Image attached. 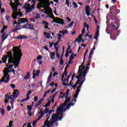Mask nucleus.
<instances>
[{
  "label": "nucleus",
  "mask_w": 127,
  "mask_h": 127,
  "mask_svg": "<svg viewBox=\"0 0 127 127\" xmlns=\"http://www.w3.org/2000/svg\"><path fill=\"white\" fill-rule=\"evenodd\" d=\"M69 96V90L66 91V92L64 94L63 92H61L60 94V98L63 99V98H65L66 99L64 103L59 106L57 109L56 113L55 114H53L52 116V119H50V122L52 124H55V127H58V124L56 123V122H58V121H61L62 119V116H63V113L65 111H66V109H65V106L70 102V98H68Z\"/></svg>",
  "instance_id": "f257e3e1"
},
{
  "label": "nucleus",
  "mask_w": 127,
  "mask_h": 127,
  "mask_svg": "<svg viewBox=\"0 0 127 127\" xmlns=\"http://www.w3.org/2000/svg\"><path fill=\"white\" fill-rule=\"evenodd\" d=\"M12 51L13 52V57L11 55V52L7 53L8 59V64H6L8 69H10L14 66L15 69L18 67L19 62H20V59L22 56V53H21V50L19 49V47H15L13 48ZM14 57V58H13ZM13 64V65H10L9 64Z\"/></svg>",
  "instance_id": "f03ea898"
},
{
  "label": "nucleus",
  "mask_w": 127,
  "mask_h": 127,
  "mask_svg": "<svg viewBox=\"0 0 127 127\" xmlns=\"http://www.w3.org/2000/svg\"><path fill=\"white\" fill-rule=\"evenodd\" d=\"M78 73H79L78 75L76 76V78L78 79V80L76 82L75 84L74 85V88H76L77 85H78V84H79L80 82V83L79 84V86L77 88V91L73 96L74 99H76L77 98H78V95H79V92H80V88L82 87V85H83V83H84V82H85V80H86L85 77H86V73H87V69H86V67H85V66H84V63H83L79 67ZM82 78H83V80L82 79ZM81 81H82L81 82Z\"/></svg>",
  "instance_id": "7ed1b4c3"
},
{
  "label": "nucleus",
  "mask_w": 127,
  "mask_h": 127,
  "mask_svg": "<svg viewBox=\"0 0 127 127\" xmlns=\"http://www.w3.org/2000/svg\"><path fill=\"white\" fill-rule=\"evenodd\" d=\"M15 1L14 2H12V1H10V5L13 9V13L12 14V17L14 18V19H16L17 18V16L19 15L20 17L22 16V13L20 12H17V6L18 5H21V4L19 3L18 1H19V0H13Z\"/></svg>",
  "instance_id": "20e7f679"
},
{
  "label": "nucleus",
  "mask_w": 127,
  "mask_h": 127,
  "mask_svg": "<svg viewBox=\"0 0 127 127\" xmlns=\"http://www.w3.org/2000/svg\"><path fill=\"white\" fill-rule=\"evenodd\" d=\"M8 72H10L8 68H5L3 70L4 76L0 80V82H3V83H7V82L9 81V75H8Z\"/></svg>",
  "instance_id": "39448f33"
},
{
  "label": "nucleus",
  "mask_w": 127,
  "mask_h": 127,
  "mask_svg": "<svg viewBox=\"0 0 127 127\" xmlns=\"http://www.w3.org/2000/svg\"><path fill=\"white\" fill-rule=\"evenodd\" d=\"M32 2H33L32 5L30 6V4L28 3H25L24 7L25 8L27 11V12H30L32 9H34V3L36 2L35 0H32Z\"/></svg>",
  "instance_id": "423d86ee"
},
{
  "label": "nucleus",
  "mask_w": 127,
  "mask_h": 127,
  "mask_svg": "<svg viewBox=\"0 0 127 127\" xmlns=\"http://www.w3.org/2000/svg\"><path fill=\"white\" fill-rule=\"evenodd\" d=\"M49 112V109L46 108L44 111H42V109H41L40 112L38 113L39 118L36 120L37 122H38L39 120H41L43 118V115L44 114H48Z\"/></svg>",
  "instance_id": "0eeeda50"
},
{
  "label": "nucleus",
  "mask_w": 127,
  "mask_h": 127,
  "mask_svg": "<svg viewBox=\"0 0 127 127\" xmlns=\"http://www.w3.org/2000/svg\"><path fill=\"white\" fill-rule=\"evenodd\" d=\"M50 118V116H49L45 122V125L43 127H52L54 126V124L52 123L50 121H48V120Z\"/></svg>",
  "instance_id": "6e6552de"
},
{
  "label": "nucleus",
  "mask_w": 127,
  "mask_h": 127,
  "mask_svg": "<svg viewBox=\"0 0 127 127\" xmlns=\"http://www.w3.org/2000/svg\"><path fill=\"white\" fill-rule=\"evenodd\" d=\"M53 21H54V22H55L56 23H59V24H63L64 23V20L58 17L54 18Z\"/></svg>",
  "instance_id": "1a4fd4ad"
},
{
  "label": "nucleus",
  "mask_w": 127,
  "mask_h": 127,
  "mask_svg": "<svg viewBox=\"0 0 127 127\" xmlns=\"http://www.w3.org/2000/svg\"><path fill=\"white\" fill-rule=\"evenodd\" d=\"M41 60H42V56L39 55L37 57V59L34 60V62H35V61H36L39 63V65H41L42 64V62H41Z\"/></svg>",
  "instance_id": "9d476101"
},
{
  "label": "nucleus",
  "mask_w": 127,
  "mask_h": 127,
  "mask_svg": "<svg viewBox=\"0 0 127 127\" xmlns=\"http://www.w3.org/2000/svg\"><path fill=\"white\" fill-rule=\"evenodd\" d=\"M68 67L66 66L65 67L64 71L63 74L62 81H66V76H67V69Z\"/></svg>",
  "instance_id": "9b49d317"
},
{
  "label": "nucleus",
  "mask_w": 127,
  "mask_h": 127,
  "mask_svg": "<svg viewBox=\"0 0 127 127\" xmlns=\"http://www.w3.org/2000/svg\"><path fill=\"white\" fill-rule=\"evenodd\" d=\"M40 73V70H36L34 69L33 70V78L34 79L36 76H39V73Z\"/></svg>",
  "instance_id": "f8f14e48"
},
{
  "label": "nucleus",
  "mask_w": 127,
  "mask_h": 127,
  "mask_svg": "<svg viewBox=\"0 0 127 127\" xmlns=\"http://www.w3.org/2000/svg\"><path fill=\"white\" fill-rule=\"evenodd\" d=\"M31 94V91L29 90L28 92V93L27 94V98H25L21 101V103H23V102H26L27 100H29L30 99V97H29V95Z\"/></svg>",
  "instance_id": "ddd939ff"
},
{
  "label": "nucleus",
  "mask_w": 127,
  "mask_h": 127,
  "mask_svg": "<svg viewBox=\"0 0 127 127\" xmlns=\"http://www.w3.org/2000/svg\"><path fill=\"white\" fill-rule=\"evenodd\" d=\"M90 10H91V9L90 8V6L86 5L85 8V12L87 16H89V15H91V13L90 12Z\"/></svg>",
  "instance_id": "4468645a"
},
{
  "label": "nucleus",
  "mask_w": 127,
  "mask_h": 127,
  "mask_svg": "<svg viewBox=\"0 0 127 127\" xmlns=\"http://www.w3.org/2000/svg\"><path fill=\"white\" fill-rule=\"evenodd\" d=\"M76 103V99H72V101H71L66 106V109H69L71 106H74Z\"/></svg>",
  "instance_id": "2eb2a0df"
},
{
  "label": "nucleus",
  "mask_w": 127,
  "mask_h": 127,
  "mask_svg": "<svg viewBox=\"0 0 127 127\" xmlns=\"http://www.w3.org/2000/svg\"><path fill=\"white\" fill-rule=\"evenodd\" d=\"M43 24L44 25V27L45 28V29H46L45 30V31H47V30H49V29H50L49 28H48V26L49 25V23H48V22L44 21H43Z\"/></svg>",
  "instance_id": "dca6fc26"
},
{
  "label": "nucleus",
  "mask_w": 127,
  "mask_h": 127,
  "mask_svg": "<svg viewBox=\"0 0 127 127\" xmlns=\"http://www.w3.org/2000/svg\"><path fill=\"white\" fill-rule=\"evenodd\" d=\"M25 22H28L27 19L24 18H22L19 20L18 25L21 24V23H25Z\"/></svg>",
  "instance_id": "f3484780"
},
{
  "label": "nucleus",
  "mask_w": 127,
  "mask_h": 127,
  "mask_svg": "<svg viewBox=\"0 0 127 127\" xmlns=\"http://www.w3.org/2000/svg\"><path fill=\"white\" fill-rule=\"evenodd\" d=\"M44 101V98H41L37 103V104L35 105L36 108L38 107V106H40L43 102Z\"/></svg>",
  "instance_id": "a211bd4d"
},
{
  "label": "nucleus",
  "mask_w": 127,
  "mask_h": 127,
  "mask_svg": "<svg viewBox=\"0 0 127 127\" xmlns=\"http://www.w3.org/2000/svg\"><path fill=\"white\" fill-rule=\"evenodd\" d=\"M82 36H83V35L80 34L79 36H78V38L76 39V41L77 43H80L81 41H82Z\"/></svg>",
  "instance_id": "6ab92c4d"
},
{
  "label": "nucleus",
  "mask_w": 127,
  "mask_h": 127,
  "mask_svg": "<svg viewBox=\"0 0 127 127\" xmlns=\"http://www.w3.org/2000/svg\"><path fill=\"white\" fill-rule=\"evenodd\" d=\"M17 39H27V37L24 35H19L17 37Z\"/></svg>",
  "instance_id": "aec40b11"
},
{
  "label": "nucleus",
  "mask_w": 127,
  "mask_h": 127,
  "mask_svg": "<svg viewBox=\"0 0 127 127\" xmlns=\"http://www.w3.org/2000/svg\"><path fill=\"white\" fill-rule=\"evenodd\" d=\"M12 96L13 98H17L18 97V91L16 90L14 92Z\"/></svg>",
  "instance_id": "412c9836"
},
{
  "label": "nucleus",
  "mask_w": 127,
  "mask_h": 127,
  "mask_svg": "<svg viewBox=\"0 0 127 127\" xmlns=\"http://www.w3.org/2000/svg\"><path fill=\"white\" fill-rule=\"evenodd\" d=\"M44 36L46 38H48V39H49L50 38V36H51V35L49 33L44 32Z\"/></svg>",
  "instance_id": "4be33fe9"
},
{
  "label": "nucleus",
  "mask_w": 127,
  "mask_h": 127,
  "mask_svg": "<svg viewBox=\"0 0 127 127\" xmlns=\"http://www.w3.org/2000/svg\"><path fill=\"white\" fill-rule=\"evenodd\" d=\"M51 59L54 60L55 58V52H52L50 53Z\"/></svg>",
  "instance_id": "5701e85b"
},
{
  "label": "nucleus",
  "mask_w": 127,
  "mask_h": 127,
  "mask_svg": "<svg viewBox=\"0 0 127 127\" xmlns=\"http://www.w3.org/2000/svg\"><path fill=\"white\" fill-rule=\"evenodd\" d=\"M60 33H63V35L68 34V30L63 29L62 31H60Z\"/></svg>",
  "instance_id": "b1692460"
},
{
  "label": "nucleus",
  "mask_w": 127,
  "mask_h": 127,
  "mask_svg": "<svg viewBox=\"0 0 127 127\" xmlns=\"http://www.w3.org/2000/svg\"><path fill=\"white\" fill-rule=\"evenodd\" d=\"M1 60L3 61V63H6V60H7V56H3L1 59Z\"/></svg>",
  "instance_id": "393cba45"
},
{
  "label": "nucleus",
  "mask_w": 127,
  "mask_h": 127,
  "mask_svg": "<svg viewBox=\"0 0 127 127\" xmlns=\"http://www.w3.org/2000/svg\"><path fill=\"white\" fill-rule=\"evenodd\" d=\"M31 25L26 24L23 26V28H26L27 29H31Z\"/></svg>",
  "instance_id": "a878e982"
},
{
  "label": "nucleus",
  "mask_w": 127,
  "mask_h": 127,
  "mask_svg": "<svg viewBox=\"0 0 127 127\" xmlns=\"http://www.w3.org/2000/svg\"><path fill=\"white\" fill-rule=\"evenodd\" d=\"M99 35H100V32H96L95 34V36L94 37V39L96 40H98V38L99 37Z\"/></svg>",
  "instance_id": "bb28decb"
},
{
  "label": "nucleus",
  "mask_w": 127,
  "mask_h": 127,
  "mask_svg": "<svg viewBox=\"0 0 127 127\" xmlns=\"http://www.w3.org/2000/svg\"><path fill=\"white\" fill-rule=\"evenodd\" d=\"M30 77V73L29 72H28L27 73V75L24 77V80H27Z\"/></svg>",
  "instance_id": "cd10ccee"
},
{
  "label": "nucleus",
  "mask_w": 127,
  "mask_h": 127,
  "mask_svg": "<svg viewBox=\"0 0 127 127\" xmlns=\"http://www.w3.org/2000/svg\"><path fill=\"white\" fill-rule=\"evenodd\" d=\"M7 37V35L6 33H4L1 36V38L2 40H4L5 39H6V38Z\"/></svg>",
  "instance_id": "c85d7f7f"
},
{
  "label": "nucleus",
  "mask_w": 127,
  "mask_h": 127,
  "mask_svg": "<svg viewBox=\"0 0 127 127\" xmlns=\"http://www.w3.org/2000/svg\"><path fill=\"white\" fill-rule=\"evenodd\" d=\"M76 55L77 54H74V53H72V54L70 55V58L69 60H73V59H74V58L75 57V56H76Z\"/></svg>",
  "instance_id": "c756f323"
},
{
  "label": "nucleus",
  "mask_w": 127,
  "mask_h": 127,
  "mask_svg": "<svg viewBox=\"0 0 127 127\" xmlns=\"http://www.w3.org/2000/svg\"><path fill=\"white\" fill-rule=\"evenodd\" d=\"M62 38V34H59L58 35V39L59 40L58 42H60V41L61 40Z\"/></svg>",
  "instance_id": "7c9ffc66"
},
{
  "label": "nucleus",
  "mask_w": 127,
  "mask_h": 127,
  "mask_svg": "<svg viewBox=\"0 0 127 127\" xmlns=\"http://www.w3.org/2000/svg\"><path fill=\"white\" fill-rule=\"evenodd\" d=\"M6 28H7V26H5L4 25L3 26V28L1 29L0 32L1 33H3V32H4V30H5V29H6Z\"/></svg>",
  "instance_id": "2f4dec72"
},
{
  "label": "nucleus",
  "mask_w": 127,
  "mask_h": 127,
  "mask_svg": "<svg viewBox=\"0 0 127 127\" xmlns=\"http://www.w3.org/2000/svg\"><path fill=\"white\" fill-rule=\"evenodd\" d=\"M74 24V22H71L68 26L66 27V28H72V26H73V25Z\"/></svg>",
  "instance_id": "473e14b6"
},
{
  "label": "nucleus",
  "mask_w": 127,
  "mask_h": 127,
  "mask_svg": "<svg viewBox=\"0 0 127 127\" xmlns=\"http://www.w3.org/2000/svg\"><path fill=\"white\" fill-rule=\"evenodd\" d=\"M34 16L35 17V19H37L39 18V17H40V15H39V14H38L37 13H34Z\"/></svg>",
  "instance_id": "72a5a7b5"
},
{
  "label": "nucleus",
  "mask_w": 127,
  "mask_h": 127,
  "mask_svg": "<svg viewBox=\"0 0 127 127\" xmlns=\"http://www.w3.org/2000/svg\"><path fill=\"white\" fill-rule=\"evenodd\" d=\"M0 113L2 115V116H3L5 113V112L4 111V109L1 108H0Z\"/></svg>",
  "instance_id": "f704fd0d"
},
{
  "label": "nucleus",
  "mask_w": 127,
  "mask_h": 127,
  "mask_svg": "<svg viewBox=\"0 0 127 127\" xmlns=\"http://www.w3.org/2000/svg\"><path fill=\"white\" fill-rule=\"evenodd\" d=\"M51 79H52V77H51V76H48V77L47 84H48L49 83H50V82L51 81Z\"/></svg>",
  "instance_id": "c9c22d12"
},
{
  "label": "nucleus",
  "mask_w": 127,
  "mask_h": 127,
  "mask_svg": "<svg viewBox=\"0 0 127 127\" xmlns=\"http://www.w3.org/2000/svg\"><path fill=\"white\" fill-rule=\"evenodd\" d=\"M93 53H94L93 51H91V52L89 55V60H90V59H91V58H92V55H93Z\"/></svg>",
  "instance_id": "e433bc0d"
},
{
  "label": "nucleus",
  "mask_w": 127,
  "mask_h": 127,
  "mask_svg": "<svg viewBox=\"0 0 127 127\" xmlns=\"http://www.w3.org/2000/svg\"><path fill=\"white\" fill-rule=\"evenodd\" d=\"M93 53H94L93 51H91V52L89 55V60H90V59H91V58H92V55H93Z\"/></svg>",
  "instance_id": "4c0bfd02"
},
{
  "label": "nucleus",
  "mask_w": 127,
  "mask_h": 127,
  "mask_svg": "<svg viewBox=\"0 0 127 127\" xmlns=\"http://www.w3.org/2000/svg\"><path fill=\"white\" fill-rule=\"evenodd\" d=\"M72 4H73V5L74 8H77V7H78V4H77L75 3V2H73L72 3Z\"/></svg>",
  "instance_id": "58836bf2"
},
{
  "label": "nucleus",
  "mask_w": 127,
  "mask_h": 127,
  "mask_svg": "<svg viewBox=\"0 0 127 127\" xmlns=\"http://www.w3.org/2000/svg\"><path fill=\"white\" fill-rule=\"evenodd\" d=\"M65 3L67 5L68 7H70L69 1V0H65Z\"/></svg>",
  "instance_id": "ea45409f"
},
{
  "label": "nucleus",
  "mask_w": 127,
  "mask_h": 127,
  "mask_svg": "<svg viewBox=\"0 0 127 127\" xmlns=\"http://www.w3.org/2000/svg\"><path fill=\"white\" fill-rule=\"evenodd\" d=\"M14 103V99H12L11 101V107H12V109H13V104Z\"/></svg>",
  "instance_id": "a19ab883"
},
{
  "label": "nucleus",
  "mask_w": 127,
  "mask_h": 127,
  "mask_svg": "<svg viewBox=\"0 0 127 127\" xmlns=\"http://www.w3.org/2000/svg\"><path fill=\"white\" fill-rule=\"evenodd\" d=\"M28 110H29V111H31L32 110V106L29 105L27 107Z\"/></svg>",
  "instance_id": "79ce46f5"
},
{
  "label": "nucleus",
  "mask_w": 127,
  "mask_h": 127,
  "mask_svg": "<svg viewBox=\"0 0 127 127\" xmlns=\"http://www.w3.org/2000/svg\"><path fill=\"white\" fill-rule=\"evenodd\" d=\"M64 64V61H63V59L62 58L61 59V61L60 62V65H63Z\"/></svg>",
  "instance_id": "37998d69"
},
{
  "label": "nucleus",
  "mask_w": 127,
  "mask_h": 127,
  "mask_svg": "<svg viewBox=\"0 0 127 127\" xmlns=\"http://www.w3.org/2000/svg\"><path fill=\"white\" fill-rule=\"evenodd\" d=\"M10 110H11V107H10L9 105H8L7 106V110L8 111V112H10Z\"/></svg>",
  "instance_id": "c03bdc74"
},
{
  "label": "nucleus",
  "mask_w": 127,
  "mask_h": 127,
  "mask_svg": "<svg viewBox=\"0 0 127 127\" xmlns=\"http://www.w3.org/2000/svg\"><path fill=\"white\" fill-rule=\"evenodd\" d=\"M10 87H11L12 89H14V88H15V85L14 84H10Z\"/></svg>",
  "instance_id": "a18cd8bd"
},
{
  "label": "nucleus",
  "mask_w": 127,
  "mask_h": 127,
  "mask_svg": "<svg viewBox=\"0 0 127 127\" xmlns=\"http://www.w3.org/2000/svg\"><path fill=\"white\" fill-rule=\"evenodd\" d=\"M37 101H38V97L37 96H35L34 102H37Z\"/></svg>",
  "instance_id": "49530a36"
},
{
  "label": "nucleus",
  "mask_w": 127,
  "mask_h": 127,
  "mask_svg": "<svg viewBox=\"0 0 127 127\" xmlns=\"http://www.w3.org/2000/svg\"><path fill=\"white\" fill-rule=\"evenodd\" d=\"M70 77H71V74H69L67 76V79H65V80H62V81H66L67 82H68V80L69 79V78H70Z\"/></svg>",
  "instance_id": "de8ad7c7"
},
{
  "label": "nucleus",
  "mask_w": 127,
  "mask_h": 127,
  "mask_svg": "<svg viewBox=\"0 0 127 127\" xmlns=\"http://www.w3.org/2000/svg\"><path fill=\"white\" fill-rule=\"evenodd\" d=\"M51 101H49L45 106V107H49L50 105Z\"/></svg>",
  "instance_id": "09e8293b"
},
{
  "label": "nucleus",
  "mask_w": 127,
  "mask_h": 127,
  "mask_svg": "<svg viewBox=\"0 0 127 127\" xmlns=\"http://www.w3.org/2000/svg\"><path fill=\"white\" fill-rule=\"evenodd\" d=\"M28 115L29 116V117H31L32 116L31 110L28 111Z\"/></svg>",
  "instance_id": "8fccbe9b"
},
{
  "label": "nucleus",
  "mask_w": 127,
  "mask_h": 127,
  "mask_svg": "<svg viewBox=\"0 0 127 127\" xmlns=\"http://www.w3.org/2000/svg\"><path fill=\"white\" fill-rule=\"evenodd\" d=\"M57 75H58V72L57 71H56L54 73L53 76V77H55V76H57Z\"/></svg>",
  "instance_id": "3c124183"
},
{
  "label": "nucleus",
  "mask_w": 127,
  "mask_h": 127,
  "mask_svg": "<svg viewBox=\"0 0 127 127\" xmlns=\"http://www.w3.org/2000/svg\"><path fill=\"white\" fill-rule=\"evenodd\" d=\"M85 31H86V30L84 28L82 29V30L81 31L82 34L81 35H83L85 33Z\"/></svg>",
  "instance_id": "603ef678"
},
{
  "label": "nucleus",
  "mask_w": 127,
  "mask_h": 127,
  "mask_svg": "<svg viewBox=\"0 0 127 127\" xmlns=\"http://www.w3.org/2000/svg\"><path fill=\"white\" fill-rule=\"evenodd\" d=\"M96 32H100V27L99 26H97V28L96 29Z\"/></svg>",
  "instance_id": "864d4df0"
},
{
  "label": "nucleus",
  "mask_w": 127,
  "mask_h": 127,
  "mask_svg": "<svg viewBox=\"0 0 127 127\" xmlns=\"http://www.w3.org/2000/svg\"><path fill=\"white\" fill-rule=\"evenodd\" d=\"M13 123V121H10L9 123V127H11L12 126Z\"/></svg>",
  "instance_id": "5fc2aeb1"
},
{
  "label": "nucleus",
  "mask_w": 127,
  "mask_h": 127,
  "mask_svg": "<svg viewBox=\"0 0 127 127\" xmlns=\"http://www.w3.org/2000/svg\"><path fill=\"white\" fill-rule=\"evenodd\" d=\"M56 56L58 58H60V55L59 54V53L57 52L56 53Z\"/></svg>",
  "instance_id": "6e6d98bb"
},
{
  "label": "nucleus",
  "mask_w": 127,
  "mask_h": 127,
  "mask_svg": "<svg viewBox=\"0 0 127 127\" xmlns=\"http://www.w3.org/2000/svg\"><path fill=\"white\" fill-rule=\"evenodd\" d=\"M68 56H69V52H68V51H67L65 53V57H68Z\"/></svg>",
  "instance_id": "4d7b16f0"
},
{
  "label": "nucleus",
  "mask_w": 127,
  "mask_h": 127,
  "mask_svg": "<svg viewBox=\"0 0 127 127\" xmlns=\"http://www.w3.org/2000/svg\"><path fill=\"white\" fill-rule=\"evenodd\" d=\"M9 18H10V16H7L6 17V19L7 21H8V20H9Z\"/></svg>",
  "instance_id": "13d9d810"
},
{
  "label": "nucleus",
  "mask_w": 127,
  "mask_h": 127,
  "mask_svg": "<svg viewBox=\"0 0 127 127\" xmlns=\"http://www.w3.org/2000/svg\"><path fill=\"white\" fill-rule=\"evenodd\" d=\"M66 19L67 20L68 22H70L71 18H70L69 17H66Z\"/></svg>",
  "instance_id": "bf43d9fd"
},
{
  "label": "nucleus",
  "mask_w": 127,
  "mask_h": 127,
  "mask_svg": "<svg viewBox=\"0 0 127 127\" xmlns=\"http://www.w3.org/2000/svg\"><path fill=\"white\" fill-rule=\"evenodd\" d=\"M72 63H73V61H72V60L69 59V61L68 62L69 65H70V64H72Z\"/></svg>",
  "instance_id": "052dcab7"
},
{
  "label": "nucleus",
  "mask_w": 127,
  "mask_h": 127,
  "mask_svg": "<svg viewBox=\"0 0 127 127\" xmlns=\"http://www.w3.org/2000/svg\"><path fill=\"white\" fill-rule=\"evenodd\" d=\"M36 123H37V121H36V120L35 121H34V122H33V126L34 127L35 126Z\"/></svg>",
  "instance_id": "680f3d73"
},
{
  "label": "nucleus",
  "mask_w": 127,
  "mask_h": 127,
  "mask_svg": "<svg viewBox=\"0 0 127 127\" xmlns=\"http://www.w3.org/2000/svg\"><path fill=\"white\" fill-rule=\"evenodd\" d=\"M52 70L53 72H55V67H54V66L52 67Z\"/></svg>",
  "instance_id": "e2e57ef3"
},
{
  "label": "nucleus",
  "mask_w": 127,
  "mask_h": 127,
  "mask_svg": "<svg viewBox=\"0 0 127 127\" xmlns=\"http://www.w3.org/2000/svg\"><path fill=\"white\" fill-rule=\"evenodd\" d=\"M60 42H57L56 43L54 44V46H58V43H59Z\"/></svg>",
  "instance_id": "0e129e2a"
},
{
  "label": "nucleus",
  "mask_w": 127,
  "mask_h": 127,
  "mask_svg": "<svg viewBox=\"0 0 127 127\" xmlns=\"http://www.w3.org/2000/svg\"><path fill=\"white\" fill-rule=\"evenodd\" d=\"M50 102H51V103H54V98H53V97L52 99L50 101Z\"/></svg>",
  "instance_id": "69168bd1"
},
{
  "label": "nucleus",
  "mask_w": 127,
  "mask_h": 127,
  "mask_svg": "<svg viewBox=\"0 0 127 127\" xmlns=\"http://www.w3.org/2000/svg\"><path fill=\"white\" fill-rule=\"evenodd\" d=\"M12 97L13 96H12V95H11L8 98V99H10L11 100H13V98H12Z\"/></svg>",
  "instance_id": "338daca9"
},
{
  "label": "nucleus",
  "mask_w": 127,
  "mask_h": 127,
  "mask_svg": "<svg viewBox=\"0 0 127 127\" xmlns=\"http://www.w3.org/2000/svg\"><path fill=\"white\" fill-rule=\"evenodd\" d=\"M27 127H32L31 126V123H29L28 124Z\"/></svg>",
  "instance_id": "774afa93"
}]
</instances>
